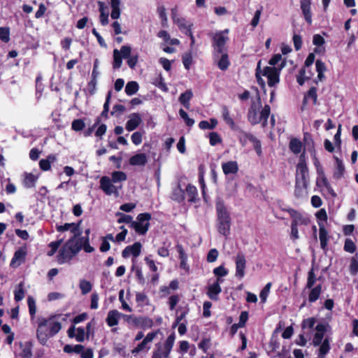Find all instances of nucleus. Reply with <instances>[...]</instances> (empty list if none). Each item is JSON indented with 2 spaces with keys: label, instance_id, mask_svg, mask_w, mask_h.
<instances>
[{
  "label": "nucleus",
  "instance_id": "58836bf2",
  "mask_svg": "<svg viewBox=\"0 0 358 358\" xmlns=\"http://www.w3.org/2000/svg\"><path fill=\"white\" fill-rule=\"evenodd\" d=\"M111 6L110 17L113 20H117L120 17L121 14V10L120 8V0H110Z\"/></svg>",
  "mask_w": 358,
  "mask_h": 358
},
{
  "label": "nucleus",
  "instance_id": "6e6d98bb",
  "mask_svg": "<svg viewBox=\"0 0 358 358\" xmlns=\"http://www.w3.org/2000/svg\"><path fill=\"white\" fill-rule=\"evenodd\" d=\"M358 254L357 253L355 257H352L350 260V264L349 267L350 273L352 275H355L358 273Z\"/></svg>",
  "mask_w": 358,
  "mask_h": 358
},
{
  "label": "nucleus",
  "instance_id": "37998d69",
  "mask_svg": "<svg viewBox=\"0 0 358 358\" xmlns=\"http://www.w3.org/2000/svg\"><path fill=\"white\" fill-rule=\"evenodd\" d=\"M318 356L320 358H324L325 355L330 350V344L329 338H325L323 342L320 345Z\"/></svg>",
  "mask_w": 358,
  "mask_h": 358
},
{
  "label": "nucleus",
  "instance_id": "f3484780",
  "mask_svg": "<svg viewBox=\"0 0 358 358\" xmlns=\"http://www.w3.org/2000/svg\"><path fill=\"white\" fill-rule=\"evenodd\" d=\"M142 245L140 242H135L133 245L127 246L122 252V256L124 258H127L130 255L134 257L140 255L141 252Z\"/></svg>",
  "mask_w": 358,
  "mask_h": 358
},
{
  "label": "nucleus",
  "instance_id": "c03bdc74",
  "mask_svg": "<svg viewBox=\"0 0 358 358\" xmlns=\"http://www.w3.org/2000/svg\"><path fill=\"white\" fill-rule=\"evenodd\" d=\"M217 125V120L215 118H210V122L202 120L199 123V127L201 129H213Z\"/></svg>",
  "mask_w": 358,
  "mask_h": 358
},
{
  "label": "nucleus",
  "instance_id": "cd10ccee",
  "mask_svg": "<svg viewBox=\"0 0 358 358\" xmlns=\"http://www.w3.org/2000/svg\"><path fill=\"white\" fill-rule=\"evenodd\" d=\"M175 338V333L173 332L168 336V338L165 341L164 345L162 346L164 358H169L173 346L174 345Z\"/></svg>",
  "mask_w": 358,
  "mask_h": 358
},
{
  "label": "nucleus",
  "instance_id": "20e7f679",
  "mask_svg": "<svg viewBox=\"0 0 358 358\" xmlns=\"http://www.w3.org/2000/svg\"><path fill=\"white\" fill-rule=\"evenodd\" d=\"M172 20L178 27V29L186 36H189L191 41L190 47L192 48L195 44V38L192 33L193 24H187V20L184 17H178L176 16L175 9H172Z\"/></svg>",
  "mask_w": 358,
  "mask_h": 358
},
{
  "label": "nucleus",
  "instance_id": "0e129e2a",
  "mask_svg": "<svg viewBox=\"0 0 358 358\" xmlns=\"http://www.w3.org/2000/svg\"><path fill=\"white\" fill-rule=\"evenodd\" d=\"M85 127V123L83 119H76L71 123V129L75 131H80Z\"/></svg>",
  "mask_w": 358,
  "mask_h": 358
},
{
  "label": "nucleus",
  "instance_id": "603ef678",
  "mask_svg": "<svg viewBox=\"0 0 358 358\" xmlns=\"http://www.w3.org/2000/svg\"><path fill=\"white\" fill-rule=\"evenodd\" d=\"M111 98V92L109 91L106 97V101L103 104V109L100 115L101 117H103L105 120L108 118V112H109V104Z\"/></svg>",
  "mask_w": 358,
  "mask_h": 358
},
{
  "label": "nucleus",
  "instance_id": "c9c22d12",
  "mask_svg": "<svg viewBox=\"0 0 358 358\" xmlns=\"http://www.w3.org/2000/svg\"><path fill=\"white\" fill-rule=\"evenodd\" d=\"M192 92L190 90H188L180 95L178 100L185 108L188 109L190 106L189 101L192 99Z\"/></svg>",
  "mask_w": 358,
  "mask_h": 358
},
{
  "label": "nucleus",
  "instance_id": "79ce46f5",
  "mask_svg": "<svg viewBox=\"0 0 358 358\" xmlns=\"http://www.w3.org/2000/svg\"><path fill=\"white\" fill-rule=\"evenodd\" d=\"M171 199L178 203H181L185 200V191L180 187V185L173 189Z\"/></svg>",
  "mask_w": 358,
  "mask_h": 358
},
{
  "label": "nucleus",
  "instance_id": "f03ea898",
  "mask_svg": "<svg viewBox=\"0 0 358 358\" xmlns=\"http://www.w3.org/2000/svg\"><path fill=\"white\" fill-rule=\"evenodd\" d=\"M83 239L84 238H69L59 250L57 262L63 264L69 262L82 249Z\"/></svg>",
  "mask_w": 358,
  "mask_h": 358
},
{
  "label": "nucleus",
  "instance_id": "4d7b16f0",
  "mask_svg": "<svg viewBox=\"0 0 358 358\" xmlns=\"http://www.w3.org/2000/svg\"><path fill=\"white\" fill-rule=\"evenodd\" d=\"M317 278L315 273L314 272V268H312L308 273V279L306 285V288L310 289L312 288L315 283L316 282Z\"/></svg>",
  "mask_w": 358,
  "mask_h": 358
},
{
  "label": "nucleus",
  "instance_id": "9b49d317",
  "mask_svg": "<svg viewBox=\"0 0 358 358\" xmlns=\"http://www.w3.org/2000/svg\"><path fill=\"white\" fill-rule=\"evenodd\" d=\"M121 317H124L126 321L129 322L132 315H124L117 310H111L108 313V315L106 319V324L110 327H115L118 324L119 320Z\"/></svg>",
  "mask_w": 358,
  "mask_h": 358
},
{
  "label": "nucleus",
  "instance_id": "bf43d9fd",
  "mask_svg": "<svg viewBox=\"0 0 358 358\" xmlns=\"http://www.w3.org/2000/svg\"><path fill=\"white\" fill-rule=\"evenodd\" d=\"M304 95L308 99H310L313 101V105L317 104V88L315 87H311Z\"/></svg>",
  "mask_w": 358,
  "mask_h": 358
},
{
  "label": "nucleus",
  "instance_id": "338daca9",
  "mask_svg": "<svg viewBox=\"0 0 358 358\" xmlns=\"http://www.w3.org/2000/svg\"><path fill=\"white\" fill-rule=\"evenodd\" d=\"M182 61L184 67L187 70H189L190 68V65L192 64V62H193L192 52H189L185 53L182 57Z\"/></svg>",
  "mask_w": 358,
  "mask_h": 358
},
{
  "label": "nucleus",
  "instance_id": "f704fd0d",
  "mask_svg": "<svg viewBox=\"0 0 358 358\" xmlns=\"http://www.w3.org/2000/svg\"><path fill=\"white\" fill-rule=\"evenodd\" d=\"M222 118L225 123L231 129H235L236 125L233 118L230 116V112L227 106H223L222 107Z\"/></svg>",
  "mask_w": 358,
  "mask_h": 358
},
{
  "label": "nucleus",
  "instance_id": "4c0bfd02",
  "mask_svg": "<svg viewBox=\"0 0 358 358\" xmlns=\"http://www.w3.org/2000/svg\"><path fill=\"white\" fill-rule=\"evenodd\" d=\"M316 185L317 187H324L328 192L332 195L336 196V193L334 192L330 183L329 182L326 176L317 177L316 180Z\"/></svg>",
  "mask_w": 358,
  "mask_h": 358
},
{
  "label": "nucleus",
  "instance_id": "0eeeda50",
  "mask_svg": "<svg viewBox=\"0 0 358 358\" xmlns=\"http://www.w3.org/2000/svg\"><path fill=\"white\" fill-rule=\"evenodd\" d=\"M49 320L44 317H38V328L36 330V338L38 340L39 343L45 345L50 338L49 335V328L47 327Z\"/></svg>",
  "mask_w": 358,
  "mask_h": 358
},
{
  "label": "nucleus",
  "instance_id": "6ab92c4d",
  "mask_svg": "<svg viewBox=\"0 0 358 358\" xmlns=\"http://www.w3.org/2000/svg\"><path fill=\"white\" fill-rule=\"evenodd\" d=\"M222 282L223 280L222 278H217L214 283L208 286L207 295L210 299L215 301L217 300V296L222 292L220 284Z\"/></svg>",
  "mask_w": 358,
  "mask_h": 358
},
{
  "label": "nucleus",
  "instance_id": "c85d7f7f",
  "mask_svg": "<svg viewBox=\"0 0 358 358\" xmlns=\"http://www.w3.org/2000/svg\"><path fill=\"white\" fill-rule=\"evenodd\" d=\"M148 162V158L145 153H138L131 156L129 163L131 166H145Z\"/></svg>",
  "mask_w": 358,
  "mask_h": 358
},
{
  "label": "nucleus",
  "instance_id": "ddd939ff",
  "mask_svg": "<svg viewBox=\"0 0 358 358\" xmlns=\"http://www.w3.org/2000/svg\"><path fill=\"white\" fill-rule=\"evenodd\" d=\"M236 273L235 275L239 280H241L245 275L246 268L245 256L242 252H238L235 257Z\"/></svg>",
  "mask_w": 358,
  "mask_h": 358
},
{
  "label": "nucleus",
  "instance_id": "7c9ffc66",
  "mask_svg": "<svg viewBox=\"0 0 358 358\" xmlns=\"http://www.w3.org/2000/svg\"><path fill=\"white\" fill-rule=\"evenodd\" d=\"M57 155L50 154L47 156L46 159H42L39 161V167L43 171H50L51 164L57 161Z\"/></svg>",
  "mask_w": 358,
  "mask_h": 358
},
{
  "label": "nucleus",
  "instance_id": "e2e57ef3",
  "mask_svg": "<svg viewBox=\"0 0 358 358\" xmlns=\"http://www.w3.org/2000/svg\"><path fill=\"white\" fill-rule=\"evenodd\" d=\"M27 304L29 307V312L31 319H33L36 315V306L34 299L32 296H28Z\"/></svg>",
  "mask_w": 358,
  "mask_h": 358
},
{
  "label": "nucleus",
  "instance_id": "a18cd8bd",
  "mask_svg": "<svg viewBox=\"0 0 358 358\" xmlns=\"http://www.w3.org/2000/svg\"><path fill=\"white\" fill-rule=\"evenodd\" d=\"M51 317L48 319V325L49 326V335L52 337L60 331L62 324L59 322H51Z\"/></svg>",
  "mask_w": 358,
  "mask_h": 358
},
{
  "label": "nucleus",
  "instance_id": "2f4dec72",
  "mask_svg": "<svg viewBox=\"0 0 358 358\" xmlns=\"http://www.w3.org/2000/svg\"><path fill=\"white\" fill-rule=\"evenodd\" d=\"M303 145L302 142L297 138H291L289 143V149L294 155H298L301 152Z\"/></svg>",
  "mask_w": 358,
  "mask_h": 358
},
{
  "label": "nucleus",
  "instance_id": "052dcab7",
  "mask_svg": "<svg viewBox=\"0 0 358 358\" xmlns=\"http://www.w3.org/2000/svg\"><path fill=\"white\" fill-rule=\"evenodd\" d=\"M79 287L83 294L89 293L92 288L91 282L86 280H81L80 281Z\"/></svg>",
  "mask_w": 358,
  "mask_h": 358
},
{
  "label": "nucleus",
  "instance_id": "de8ad7c7",
  "mask_svg": "<svg viewBox=\"0 0 358 358\" xmlns=\"http://www.w3.org/2000/svg\"><path fill=\"white\" fill-rule=\"evenodd\" d=\"M270 113H271V108L268 105L266 104L264 106V108L262 109V110L260 112V115L259 116L260 122L262 121L264 126L266 125V124H267V121H268Z\"/></svg>",
  "mask_w": 358,
  "mask_h": 358
},
{
  "label": "nucleus",
  "instance_id": "4be33fe9",
  "mask_svg": "<svg viewBox=\"0 0 358 358\" xmlns=\"http://www.w3.org/2000/svg\"><path fill=\"white\" fill-rule=\"evenodd\" d=\"M142 122L141 115L138 113H134L129 115V120L127 122L125 128L128 131L135 130Z\"/></svg>",
  "mask_w": 358,
  "mask_h": 358
},
{
  "label": "nucleus",
  "instance_id": "aec40b11",
  "mask_svg": "<svg viewBox=\"0 0 358 358\" xmlns=\"http://www.w3.org/2000/svg\"><path fill=\"white\" fill-rule=\"evenodd\" d=\"M133 324L136 327H139L143 329H149L153 326V321L151 318L145 316L135 317L132 315L130 318Z\"/></svg>",
  "mask_w": 358,
  "mask_h": 358
},
{
  "label": "nucleus",
  "instance_id": "1a4fd4ad",
  "mask_svg": "<svg viewBox=\"0 0 358 358\" xmlns=\"http://www.w3.org/2000/svg\"><path fill=\"white\" fill-rule=\"evenodd\" d=\"M158 332L159 330L148 333L143 338V340L131 350V354L134 355H136L137 354L143 351L148 352L150 349V347L148 345V343H151L154 340V338L157 336Z\"/></svg>",
  "mask_w": 358,
  "mask_h": 358
},
{
  "label": "nucleus",
  "instance_id": "473e14b6",
  "mask_svg": "<svg viewBox=\"0 0 358 358\" xmlns=\"http://www.w3.org/2000/svg\"><path fill=\"white\" fill-rule=\"evenodd\" d=\"M131 228H133L138 234L145 235L150 228V223L137 222L134 221L131 222Z\"/></svg>",
  "mask_w": 358,
  "mask_h": 358
},
{
  "label": "nucleus",
  "instance_id": "7ed1b4c3",
  "mask_svg": "<svg viewBox=\"0 0 358 358\" xmlns=\"http://www.w3.org/2000/svg\"><path fill=\"white\" fill-rule=\"evenodd\" d=\"M229 32V29H226L211 34L212 55L213 59L218 58L220 54L228 52L227 43L229 40L228 36Z\"/></svg>",
  "mask_w": 358,
  "mask_h": 358
},
{
  "label": "nucleus",
  "instance_id": "2eb2a0df",
  "mask_svg": "<svg viewBox=\"0 0 358 358\" xmlns=\"http://www.w3.org/2000/svg\"><path fill=\"white\" fill-rule=\"evenodd\" d=\"M296 174L301 175L303 179L304 178V175L309 176L308 168L306 164V157L305 148L303 151L301 152L299 157V162L296 164Z\"/></svg>",
  "mask_w": 358,
  "mask_h": 358
},
{
  "label": "nucleus",
  "instance_id": "6e6552de",
  "mask_svg": "<svg viewBox=\"0 0 358 358\" xmlns=\"http://www.w3.org/2000/svg\"><path fill=\"white\" fill-rule=\"evenodd\" d=\"M281 210L287 212L291 218V224H295L296 226L304 225L307 226L310 224V220L308 217L303 215L301 212L291 208H281Z\"/></svg>",
  "mask_w": 358,
  "mask_h": 358
},
{
  "label": "nucleus",
  "instance_id": "774afa93",
  "mask_svg": "<svg viewBox=\"0 0 358 358\" xmlns=\"http://www.w3.org/2000/svg\"><path fill=\"white\" fill-rule=\"evenodd\" d=\"M0 40L4 43L10 41V28L8 27H0Z\"/></svg>",
  "mask_w": 358,
  "mask_h": 358
},
{
  "label": "nucleus",
  "instance_id": "69168bd1",
  "mask_svg": "<svg viewBox=\"0 0 358 358\" xmlns=\"http://www.w3.org/2000/svg\"><path fill=\"white\" fill-rule=\"evenodd\" d=\"M222 141V138L217 132L213 131L209 134V143L210 145L215 146L218 143H221Z\"/></svg>",
  "mask_w": 358,
  "mask_h": 358
},
{
  "label": "nucleus",
  "instance_id": "864d4df0",
  "mask_svg": "<svg viewBox=\"0 0 358 358\" xmlns=\"http://www.w3.org/2000/svg\"><path fill=\"white\" fill-rule=\"evenodd\" d=\"M132 271L135 272V275L138 284L143 285L145 283V279L143 274L142 268L138 266H133Z\"/></svg>",
  "mask_w": 358,
  "mask_h": 358
},
{
  "label": "nucleus",
  "instance_id": "a19ab883",
  "mask_svg": "<svg viewBox=\"0 0 358 358\" xmlns=\"http://www.w3.org/2000/svg\"><path fill=\"white\" fill-rule=\"evenodd\" d=\"M27 255L26 249L24 248H20L17 250H16L14 253L13 257L10 262V266H13V264L19 261L18 265L20 264L21 262H23L25 259Z\"/></svg>",
  "mask_w": 358,
  "mask_h": 358
},
{
  "label": "nucleus",
  "instance_id": "09e8293b",
  "mask_svg": "<svg viewBox=\"0 0 358 358\" xmlns=\"http://www.w3.org/2000/svg\"><path fill=\"white\" fill-rule=\"evenodd\" d=\"M261 73H262L261 60H259L257 65V68H256V71H255V77H256L257 83L259 85L261 88L264 90L265 87H266V84H265V81L261 76Z\"/></svg>",
  "mask_w": 358,
  "mask_h": 358
},
{
  "label": "nucleus",
  "instance_id": "5fc2aeb1",
  "mask_svg": "<svg viewBox=\"0 0 358 358\" xmlns=\"http://www.w3.org/2000/svg\"><path fill=\"white\" fill-rule=\"evenodd\" d=\"M127 178V174L124 172L117 171L113 172L110 180L113 181V182L115 183L118 182L125 181Z\"/></svg>",
  "mask_w": 358,
  "mask_h": 358
},
{
  "label": "nucleus",
  "instance_id": "ea45409f",
  "mask_svg": "<svg viewBox=\"0 0 358 358\" xmlns=\"http://www.w3.org/2000/svg\"><path fill=\"white\" fill-rule=\"evenodd\" d=\"M303 141H305L306 146L310 155L313 157L316 156V151L315 149V143L310 135L308 133H305Z\"/></svg>",
  "mask_w": 358,
  "mask_h": 358
},
{
  "label": "nucleus",
  "instance_id": "3c124183",
  "mask_svg": "<svg viewBox=\"0 0 358 358\" xmlns=\"http://www.w3.org/2000/svg\"><path fill=\"white\" fill-rule=\"evenodd\" d=\"M311 75H312V73H310L309 76H306V68L302 67L299 70V74L296 76V81H297L298 84L299 85L302 86L304 84L306 80L310 79Z\"/></svg>",
  "mask_w": 358,
  "mask_h": 358
},
{
  "label": "nucleus",
  "instance_id": "72a5a7b5",
  "mask_svg": "<svg viewBox=\"0 0 358 358\" xmlns=\"http://www.w3.org/2000/svg\"><path fill=\"white\" fill-rule=\"evenodd\" d=\"M188 196V201L190 203H196L198 200V191L196 187L192 185L188 184L186 187L185 192Z\"/></svg>",
  "mask_w": 358,
  "mask_h": 358
},
{
  "label": "nucleus",
  "instance_id": "4468645a",
  "mask_svg": "<svg viewBox=\"0 0 358 358\" xmlns=\"http://www.w3.org/2000/svg\"><path fill=\"white\" fill-rule=\"evenodd\" d=\"M308 179L309 176L304 175V178L303 179L301 175L296 174L294 188V195L296 197H300L302 195L303 190L308 188Z\"/></svg>",
  "mask_w": 358,
  "mask_h": 358
},
{
  "label": "nucleus",
  "instance_id": "f8f14e48",
  "mask_svg": "<svg viewBox=\"0 0 358 358\" xmlns=\"http://www.w3.org/2000/svg\"><path fill=\"white\" fill-rule=\"evenodd\" d=\"M112 180L108 176H103L100 179V188L107 195L114 194L117 196L119 191L116 186L112 184Z\"/></svg>",
  "mask_w": 358,
  "mask_h": 358
},
{
  "label": "nucleus",
  "instance_id": "bb28decb",
  "mask_svg": "<svg viewBox=\"0 0 358 358\" xmlns=\"http://www.w3.org/2000/svg\"><path fill=\"white\" fill-rule=\"evenodd\" d=\"M214 60L217 67L223 71H227L231 64L228 52L220 54V57Z\"/></svg>",
  "mask_w": 358,
  "mask_h": 358
},
{
  "label": "nucleus",
  "instance_id": "c756f323",
  "mask_svg": "<svg viewBox=\"0 0 358 358\" xmlns=\"http://www.w3.org/2000/svg\"><path fill=\"white\" fill-rule=\"evenodd\" d=\"M335 160L336 166L334 171V178L336 180H339L343 177L345 173V166L343 165V161L340 159L336 156L334 157Z\"/></svg>",
  "mask_w": 358,
  "mask_h": 358
},
{
  "label": "nucleus",
  "instance_id": "a878e982",
  "mask_svg": "<svg viewBox=\"0 0 358 358\" xmlns=\"http://www.w3.org/2000/svg\"><path fill=\"white\" fill-rule=\"evenodd\" d=\"M38 179V176L25 172L23 174L22 185L27 189L34 187Z\"/></svg>",
  "mask_w": 358,
  "mask_h": 358
},
{
  "label": "nucleus",
  "instance_id": "b1692460",
  "mask_svg": "<svg viewBox=\"0 0 358 358\" xmlns=\"http://www.w3.org/2000/svg\"><path fill=\"white\" fill-rule=\"evenodd\" d=\"M176 250L178 253V258L180 259V267L185 271H189V266L187 265V255L185 252L183 246L178 243L176 245Z\"/></svg>",
  "mask_w": 358,
  "mask_h": 358
},
{
  "label": "nucleus",
  "instance_id": "412c9836",
  "mask_svg": "<svg viewBox=\"0 0 358 358\" xmlns=\"http://www.w3.org/2000/svg\"><path fill=\"white\" fill-rule=\"evenodd\" d=\"M259 100V106H257L255 103H252L250 106V108L248 110V121L252 124L255 125L260 122V120L259 118L257 111L259 109V106H261L260 97H258Z\"/></svg>",
  "mask_w": 358,
  "mask_h": 358
},
{
  "label": "nucleus",
  "instance_id": "9d476101",
  "mask_svg": "<svg viewBox=\"0 0 358 358\" xmlns=\"http://www.w3.org/2000/svg\"><path fill=\"white\" fill-rule=\"evenodd\" d=\"M80 220L78 223H65L64 225H56V229L58 232H64L65 231L70 230L73 236L70 238L78 239L80 238L81 231L80 229V224L81 223Z\"/></svg>",
  "mask_w": 358,
  "mask_h": 358
},
{
  "label": "nucleus",
  "instance_id": "680f3d73",
  "mask_svg": "<svg viewBox=\"0 0 358 358\" xmlns=\"http://www.w3.org/2000/svg\"><path fill=\"white\" fill-rule=\"evenodd\" d=\"M357 247L355 243L350 238L345 240L343 250L349 253H354L356 251Z\"/></svg>",
  "mask_w": 358,
  "mask_h": 358
},
{
  "label": "nucleus",
  "instance_id": "e433bc0d",
  "mask_svg": "<svg viewBox=\"0 0 358 358\" xmlns=\"http://www.w3.org/2000/svg\"><path fill=\"white\" fill-rule=\"evenodd\" d=\"M322 293V285L319 284L315 287L310 288V291L308 294V301L310 303L315 302L320 296Z\"/></svg>",
  "mask_w": 358,
  "mask_h": 358
},
{
  "label": "nucleus",
  "instance_id": "a211bd4d",
  "mask_svg": "<svg viewBox=\"0 0 358 358\" xmlns=\"http://www.w3.org/2000/svg\"><path fill=\"white\" fill-rule=\"evenodd\" d=\"M300 8L305 21L312 24L311 0H300Z\"/></svg>",
  "mask_w": 358,
  "mask_h": 358
},
{
  "label": "nucleus",
  "instance_id": "8fccbe9b",
  "mask_svg": "<svg viewBox=\"0 0 358 358\" xmlns=\"http://www.w3.org/2000/svg\"><path fill=\"white\" fill-rule=\"evenodd\" d=\"M122 57L118 50H113V67L115 69H120L122 63Z\"/></svg>",
  "mask_w": 358,
  "mask_h": 358
},
{
  "label": "nucleus",
  "instance_id": "f257e3e1",
  "mask_svg": "<svg viewBox=\"0 0 358 358\" xmlns=\"http://www.w3.org/2000/svg\"><path fill=\"white\" fill-rule=\"evenodd\" d=\"M215 210L217 231L220 234L227 236L230 234L231 218L223 200L219 199L216 201Z\"/></svg>",
  "mask_w": 358,
  "mask_h": 358
},
{
  "label": "nucleus",
  "instance_id": "39448f33",
  "mask_svg": "<svg viewBox=\"0 0 358 358\" xmlns=\"http://www.w3.org/2000/svg\"><path fill=\"white\" fill-rule=\"evenodd\" d=\"M248 141L253 144V148L257 155L261 156L262 154L261 141L251 133L241 130L238 135V141L241 146L245 147L248 143Z\"/></svg>",
  "mask_w": 358,
  "mask_h": 358
},
{
  "label": "nucleus",
  "instance_id": "5701e85b",
  "mask_svg": "<svg viewBox=\"0 0 358 358\" xmlns=\"http://www.w3.org/2000/svg\"><path fill=\"white\" fill-rule=\"evenodd\" d=\"M319 225V238L320 241V247L323 250H327L328 241L329 236L328 231L325 228L323 222H318Z\"/></svg>",
  "mask_w": 358,
  "mask_h": 358
},
{
  "label": "nucleus",
  "instance_id": "49530a36",
  "mask_svg": "<svg viewBox=\"0 0 358 358\" xmlns=\"http://www.w3.org/2000/svg\"><path fill=\"white\" fill-rule=\"evenodd\" d=\"M138 89L139 85L136 81H129L127 83L124 91L128 96H132L138 92Z\"/></svg>",
  "mask_w": 358,
  "mask_h": 358
},
{
  "label": "nucleus",
  "instance_id": "dca6fc26",
  "mask_svg": "<svg viewBox=\"0 0 358 358\" xmlns=\"http://www.w3.org/2000/svg\"><path fill=\"white\" fill-rule=\"evenodd\" d=\"M19 347L20 352L18 354V357L20 358H32L33 357V347L34 344L31 341H25L19 343Z\"/></svg>",
  "mask_w": 358,
  "mask_h": 358
},
{
  "label": "nucleus",
  "instance_id": "393cba45",
  "mask_svg": "<svg viewBox=\"0 0 358 358\" xmlns=\"http://www.w3.org/2000/svg\"><path fill=\"white\" fill-rule=\"evenodd\" d=\"M222 169L224 175L236 174L239 168L236 161H229L222 164Z\"/></svg>",
  "mask_w": 358,
  "mask_h": 358
},
{
  "label": "nucleus",
  "instance_id": "13d9d810",
  "mask_svg": "<svg viewBox=\"0 0 358 358\" xmlns=\"http://www.w3.org/2000/svg\"><path fill=\"white\" fill-rule=\"evenodd\" d=\"M24 290L23 287V282H20L17 289L14 291V299L15 301H20L24 297Z\"/></svg>",
  "mask_w": 358,
  "mask_h": 358
},
{
  "label": "nucleus",
  "instance_id": "423d86ee",
  "mask_svg": "<svg viewBox=\"0 0 358 358\" xmlns=\"http://www.w3.org/2000/svg\"><path fill=\"white\" fill-rule=\"evenodd\" d=\"M285 66V62H282L280 69L275 66H266L263 69L262 76L268 79V85L271 87L275 86L280 82V71Z\"/></svg>",
  "mask_w": 358,
  "mask_h": 358
}]
</instances>
